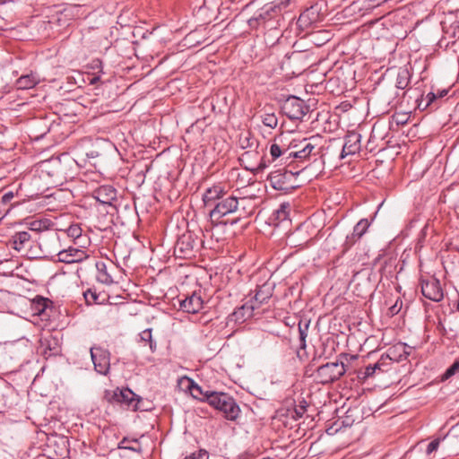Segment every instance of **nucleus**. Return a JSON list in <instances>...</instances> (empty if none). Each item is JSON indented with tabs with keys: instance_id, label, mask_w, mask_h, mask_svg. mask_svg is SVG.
I'll list each match as a JSON object with an SVG mask.
<instances>
[{
	"instance_id": "nucleus-1",
	"label": "nucleus",
	"mask_w": 459,
	"mask_h": 459,
	"mask_svg": "<svg viewBox=\"0 0 459 459\" xmlns=\"http://www.w3.org/2000/svg\"><path fill=\"white\" fill-rule=\"evenodd\" d=\"M192 391L198 392L203 394L201 400L207 402L212 407L223 413V416L228 420H236L240 413V408L236 403L235 399L230 394L222 392H205L203 393L200 386L194 385Z\"/></svg>"
},
{
	"instance_id": "nucleus-2",
	"label": "nucleus",
	"mask_w": 459,
	"mask_h": 459,
	"mask_svg": "<svg viewBox=\"0 0 459 459\" xmlns=\"http://www.w3.org/2000/svg\"><path fill=\"white\" fill-rule=\"evenodd\" d=\"M273 289V283L268 281L258 286L254 298L233 313L235 319L237 321H246L250 318L255 309L259 308L262 304L266 303L272 298Z\"/></svg>"
},
{
	"instance_id": "nucleus-3",
	"label": "nucleus",
	"mask_w": 459,
	"mask_h": 459,
	"mask_svg": "<svg viewBox=\"0 0 459 459\" xmlns=\"http://www.w3.org/2000/svg\"><path fill=\"white\" fill-rule=\"evenodd\" d=\"M105 399L109 403L123 405L134 411H147L142 406L143 399L129 388H117L114 391L106 392Z\"/></svg>"
},
{
	"instance_id": "nucleus-4",
	"label": "nucleus",
	"mask_w": 459,
	"mask_h": 459,
	"mask_svg": "<svg viewBox=\"0 0 459 459\" xmlns=\"http://www.w3.org/2000/svg\"><path fill=\"white\" fill-rule=\"evenodd\" d=\"M346 372L342 361L328 362L317 368L315 374V380L317 383L326 385L338 380Z\"/></svg>"
},
{
	"instance_id": "nucleus-5",
	"label": "nucleus",
	"mask_w": 459,
	"mask_h": 459,
	"mask_svg": "<svg viewBox=\"0 0 459 459\" xmlns=\"http://www.w3.org/2000/svg\"><path fill=\"white\" fill-rule=\"evenodd\" d=\"M238 197L235 195H228L215 204V206L210 211L209 217L212 226L221 223V219L224 216L234 213L238 210Z\"/></svg>"
},
{
	"instance_id": "nucleus-6",
	"label": "nucleus",
	"mask_w": 459,
	"mask_h": 459,
	"mask_svg": "<svg viewBox=\"0 0 459 459\" xmlns=\"http://www.w3.org/2000/svg\"><path fill=\"white\" fill-rule=\"evenodd\" d=\"M281 112L290 120H301L308 112L309 107L303 100L296 96H289L281 104Z\"/></svg>"
},
{
	"instance_id": "nucleus-7",
	"label": "nucleus",
	"mask_w": 459,
	"mask_h": 459,
	"mask_svg": "<svg viewBox=\"0 0 459 459\" xmlns=\"http://www.w3.org/2000/svg\"><path fill=\"white\" fill-rule=\"evenodd\" d=\"M420 287L422 295L435 302H438L443 299L444 292L440 285L439 280L433 276L427 278H421Z\"/></svg>"
},
{
	"instance_id": "nucleus-8",
	"label": "nucleus",
	"mask_w": 459,
	"mask_h": 459,
	"mask_svg": "<svg viewBox=\"0 0 459 459\" xmlns=\"http://www.w3.org/2000/svg\"><path fill=\"white\" fill-rule=\"evenodd\" d=\"M91 356L95 370L106 376L110 369V353L108 350L101 347H92Z\"/></svg>"
},
{
	"instance_id": "nucleus-9",
	"label": "nucleus",
	"mask_w": 459,
	"mask_h": 459,
	"mask_svg": "<svg viewBox=\"0 0 459 459\" xmlns=\"http://www.w3.org/2000/svg\"><path fill=\"white\" fill-rule=\"evenodd\" d=\"M195 241L191 234L182 235L176 242L174 254L179 258H189L194 255Z\"/></svg>"
},
{
	"instance_id": "nucleus-10",
	"label": "nucleus",
	"mask_w": 459,
	"mask_h": 459,
	"mask_svg": "<svg viewBox=\"0 0 459 459\" xmlns=\"http://www.w3.org/2000/svg\"><path fill=\"white\" fill-rule=\"evenodd\" d=\"M324 138L316 134L309 138H303V152H300L303 160L308 159L310 156H316L321 154L323 149Z\"/></svg>"
},
{
	"instance_id": "nucleus-11",
	"label": "nucleus",
	"mask_w": 459,
	"mask_h": 459,
	"mask_svg": "<svg viewBox=\"0 0 459 459\" xmlns=\"http://www.w3.org/2000/svg\"><path fill=\"white\" fill-rule=\"evenodd\" d=\"M361 135L357 132H348L344 138V144L342 146L340 159L342 160L348 155H353L357 153L361 147Z\"/></svg>"
},
{
	"instance_id": "nucleus-12",
	"label": "nucleus",
	"mask_w": 459,
	"mask_h": 459,
	"mask_svg": "<svg viewBox=\"0 0 459 459\" xmlns=\"http://www.w3.org/2000/svg\"><path fill=\"white\" fill-rule=\"evenodd\" d=\"M57 256L58 260L62 263L74 264L85 260L88 257V255L82 249L69 247L68 249L60 251L57 254Z\"/></svg>"
},
{
	"instance_id": "nucleus-13",
	"label": "nucleus",
	"mask_w": 459,
	"mask_h": 459,
	"mask_svg": "<svg viewBox=\"0 0 459 459\" xmlns=\"http://www.w3.org/2000/svg\"><path fill=\"white\" fill-rule=\"evenodd\" d=\"M93 197L101 204L112 205L117 199V192L111 186H101L94 190Z\"/></svg>"
},
{
	"instance_id": "nucleus-14",
	"label": "nucleus",
	"mask_w": 459,
	"mask_h": 459,
	"mask_svg": "<svg viewBox=\"0 0 459 459\" xmlns=\"http://www.w3.org/2000/svg\"><path fill=\"white\" fill-rule=\"evenodd\" d=\"M223 195H226L223 186L215 185L204 191L202 200L205 207H214L215 204L219 202Z\"/></svg>"
},
{
	"instance_id": "nucleus-15",
	"label": "nucleus",
	"mask_w": 459,
	"mask_h": 459,
	"mask_svg": "<svg viewBox=\"0 0 459 459\" xmlns=\"http://www.w3.org/2000/svg\"><path fill=\"white\" fill-rule=\"evenodd\" d=\"M203 299L200 295L193 293L179 301V307L186 313L195 314L203 308Z\"/></svg>"
},
{
	"instance_id": "nucleus-16",
	"label": "nucleus",
	"mask_w": 459,
	"mask_h": 459,
	"mask_svg": "<svg viewBox=\"0 0 459 459\" xmlns=\"http://www.w3.org/2000/svg\"><path fill=\"white\" fill-rule=\"evenodd\" d=\"M411 72L407 66L401 67L398 71L396 81H395V87L399 90H406L403 91L401 98L404 99L406 95L411 91V88L408 89V86L411 82ZM397 97H400V95L397 94Z\"/></svg>"
},
{
	"instance_id": "nucleus-17",
	"label": "nucleus",
	"mask_w": 459,
	"mask_h": 459,
	"mask_svg": "<svg viewBox=\"0 0 459 459\" xmlns=\"http://www.w3.org/2000/svg\"><path fill=\"white\" fill-rule=\"evenodd\" d=\"M238 210L237 213H238V218L237 220H233L231 224H235L238 221L239 218L247 217L253 214L255 210V198L253 197H238Z\"/></svg>"
},
{
	"instance_id": "nucleus-18",
	"label": "nucleus",
	"mask_w": 459,
	"mask_h": 459,
	"mask_svg": "<svg viewBox=\"0 0 459 459\" xmlns=\"http://www.w3.org/2000/svg\"><path fill=\"white\" fill-rule=\"evenodd\" d=\"M281 13V6L280 4H275V3H271L269 4H265L260 11L259 14L255 18L250 20V22L253 21H268L271 20Z\"/></svg>"
},
{
	"instance_id": "nucleus-19",
	"label": "nucleus",
	"mask_w": 459,
	"mask_h": 459,
	"mask_svg": "<svg viewBox=\"0 0 459 459\" xmlns=\"http://www.w3.org/2000/svg\"><path fill=\"white\" fill-rule=\"evenodd\" d=\"M369 222L367 219H361L353 228V231L346 238V245L351 247L357 242L368 230Z\"/></svg>"
},
{
	"instance_id": "nucleus-20",
	"label": "nucleus",
	"mask_w": 459,
	"mask_h": 459,
	"mask_svg": "<svg viewBox=\"0 0 459 459\" xmlns=\"http://www.w3.org/2000/svg\"><path fill=\"white\" fill-rule=\"evenodd\" d=\"M11 242L13 247L20 252L30 247L31 236L27 231H19L12 237Z\"/></svg>"
},
{
	"instance_id": "nucleus-21",
	"label": "nucleus",
	"mask_w": 459,
	"mask_h": 459,
	"mask_svg": "<svg viewBox=\"0 0 459 459\" xmlns=\"http://www.w3.org/2000/svg\"><path fill=\"white\" fill-rule=\"evenodd\" d=\"M409 349L406 343L399 342L391 346L386 351V358L390 361L401 362L404 360L405 350Z\"/></svg>"
},
{
	"instance_id": "nucleus-22",
	"label": "nucleus",
	"mask_w": 459,
	"mask_h": 459,
	"mask_svg": "<svg viewBox=\"0 0 459 459\" xmlns=\"http://www.w3.org/2000/svg\"><path fill=\"white\" fill-rule=\"evenodd\" d=\"M39 82V77L36 74L30 73L18 78L15 85L18 90H29L35 87Z\"/></svg>"
},
{
	"instance_id": "nucleus-23",
	"label": "nucleus",
	"mask_w": 459,
	"mask_h": 459,
	"mask_svg": "<svg viewBox=\"0 0 459 459\" xmlns=\"http://www.w3.org/2000/svg\"><path fill=\"white\" fill-rule=\"evenodd\" d=\"M287 177H292V173L285 172L283 175H276L271 177V183L273 188L282 191H290L291 189H294L295 186L286 185L285 182L282 180L283 178Z\"/></svg>"
},
{
	"instance_id": "nucleus-24",
	"label": "nucleus",
	"mask_w": 459,
	"mask_h": 459,
	"mask_svg": "<svg viewBox=\"0 0 459 459\" xmlns=\"http://www.w3.org/2000/svg\"><path fill=\"white\" fill-rule=\"evenodd\" d=\"M303 139L301 140H292L290 144L288 145L289 152L287 156V160L290 158L303 160V157H301L300 152H303Z\"/></svg>"
},
{
	"instance_id": "nucleus-25",
	"label": "nucleus",
	"mask_w": 459,
	"mask_h": 459,
	"mask_svg": "<svg viewBox=\"0 0 459 459\" xmlns=\"http://www.w3.org/2000/svg\"><path fill=\"white\" fill-rule=\"evenodd\" d=\"M395 259L393 258V257H388V258H385L380 268H379V273L381 274V277L383 276H385L386 278L388 277H392L394 272V269H395Z\"/></svg>"
},
{
	"instance_id": "nucleus-26",
	"label": "nucleus",
	"mask_w": 459,
	"mask_h": 459,
	"mask_svg": "<svg viewBox=\"0 0 459 459\" xmlns=\"http://www.w3.org/2000/svg\"><path fill=\"white\" fill-rule=\"evenodd\" d=\"M96 266L98 269V281L108 285L111 284L113 282V279L108 273L106 264L104 263H98Z\"/></svg>"
},
{
	"instance_id": "nucleus-27",
	"label": "nucleus",
	"mask_w": 459,
	"mask_h": 459,
	"mask_svg": "<svg viewBox=\"0 0 459 459\" xmlns=\"http://www.w3.org/2000/svg\"><path fill=\"white\" fill-rule=\"evenodd\" d=\"M290 211V204L289 203H282L280 207L275 210L273 215L275 220L279 222L287 221Z\"/></svg>"
},
{
	"instance_id": "nucleus-28",
	"label": "nucleus",
	"mask_w": 459,
	"mask_h": 459,
	"mask_svg": "<svg viewBox=\"0 0 459 459\" xmlns=\"http://www.w3.org/2000/svg\"><path fill=\"white\" fill-rule=\"evenodd\" d=\"M83 297L88 305L100 304L104 301V299H100V295L97 293L96 290L88 289L83 292Z\"/></svg>"
},
{
	"instance_id": "nucleus-29",
	"label": "nucleus",
	"mask_w": 459,
	"mask_h": 459,
	"mask_svg": "<svg viewBox=\"0 0 459 459\" xmlns=\"http://www.w3.org/2000/svg\"><path fill=\"white\" fill-rule=\"evenodd\" d=\"M289 149L286 145H280L278 143H273L270 147V153L273 160L281 157V155L288 156Z\"/></svg>"
},
{
	"instance_id": "nucleus-30",
	"label": "nucleus",
	"mask_w": 459,
	"mask_h": 459,
	"mask_svg": "<svg viewBox=\"0 0 459 459\" xmlns=\"http://www.w3.org/2000/svg\"><path fill=\"white\" fill-rule=\"evenodd\" d=\"M381 363H375L374 365L367 366L363 372L359 373V378L365 381L368 377H373L376 371L378 370V368H381Z\"/></svg>"
},
{
	"instance_id": "nucleus-31",
	"label": "nucleus",
	"mask_w": 459,
	"mask_h": 459,
	"mask_svg": "<svg viewBox=\"0 0 459 459\" xmlns=\"http://www.w3.org/2000/svg\"><path fill=\"white\" fill-rule=\"evenodd\" d=\"M140 340H141V342H144V343H149V345H150V349H151L152 351L155 350L156 344H155V342L152 341V329L148 328V329L143 330V331L140 333Z\"/></svg>"
},
{
	"instance_id": "nucleus-32",
	"label": "nucleus",
	"mask_w": 459,
	"mask_h": 459,
	"mask_svg": "<svg viewBox=\"0 0 459 459\" xmlns=\"http://www.w3.org/2000/svg\"><path fill=\"white\" fill-rule=\"evenodd\" d=\"M263 124L270 128H275L278 125V118L273 113H267L262 117Z\"/></svg>"
},
{
	"instance_id": "nucleus-33",
	"label": "nucleus",
	"mask_w": 459,
	"mask_h": 459,
	"mask_svg": "<svg viewBox=\"0 0 459 459\" xmlns=\"http://www.w3.org/2000/svg\"><path fill=\"white\" fill-rule=\"evenodd\" d=\"M307 403L306 401L300 402L294 407L292 418L295 420L300 419L307 411Z\"/></svg>"
},
{
	"instance_id": "nucleus-34",
	"label": "nucleus",
	"mask_w": 459,
	"mask_h": 459,
	"mask_svg": "<svg viewBox=\"0 0 459 459\" xmlns=\"http://www.w3.org/2000/svg\"><path fill=\"white\" fill-rule=\"evenodd\" d=\"M239 144L242 149L257 147V142L255 138L249 137L248 134L241 136L239 139Z\"/></svg>"
},
{
	"instance_id": "nucleus-35",
	"label": "nucleus",
	"mask_w": 459,
	"mask_h": 459,
	"mask_svg": "<svg viewBox=\"0 0 459 459\" xmlns=\"http://www.w3.org/2000/svg\"><path fill=\"white\" fill-rule=\"evenodd\" d=\"M82 229L78 224H72L66 230L67 236L74 240L78 239L82 236Z\"/></svg>"
},
{
	"instance_id": "nucleus-36",
	"label": "nucleus",
	"mask_w": 459,
	"mask_h": 459,
	"mask_svg": "<svg viewBox=\"0 0 459 459\" xmlns=\"http://www.w3.org/2000/svg\"><path fill=\"white\" fill-rule=\"evenodd\" d=\"M301 233H302L301 229H298L295 232H293L291 235L289 236V238H288L289 242L295 247L302 246L303 244L307 243L308 239L304 240L303 242L299 241V236L301 235Z\"/></svg>"
},
{
	"instance_id": "nucleus-37",
	"label": "nucleus",
	"mask_w": 459,
	"mask_h": 459,
	"mask_svg": "<svg viewBox=\"0 0 459 459\" xmlns=\"http://www.w3.org/2000/svg\"><path fill=\"white\" fill-rule=\"evenodd\" d=\"M459 373V360L455 361L444 373L442 380H446Z\"/></svg>"
},
{
	"instance_id": "nucleus-38",
	"label": "nucleus",
	"mask_w": 459,
	"mask_h": 459,
	"mask_svg": "<svg viewBox=\"0 0 459 459\" xmlns=\"http://www.w3.org/2000/svg\"><path fill=\"white\" fill-rule=\"evenodd\" d=\"M449 437V434L445 436L443 438H436L433 441H431L427 447V453L431 454L432 452L436 451L440 444L441 441H445Z\"/></svg>"
},
{
	"instance_id": "nucleus-39",
	"label": "nucleus",
	"mask_w": 459,
	"mask_h": 459,
	"mask_svg": "<svg viewBox=\"0 0 459 459\" xmlns=\"http://www.w3.org/2000/svg\"><path fill=\"white\" fill-rule=\"evenodd\" d=\"M129 442H134L135 444H138V441L136 439H134V440L130 441L128 438L125 437L120 442L119 448H125V449L132 450V451H134V452H139L140 451V448H137V447L133 446H128L127 443H129Z\"/></svg>"
},
{
	"instance_id": "nucleus-40",
	"label": "nucleus",
	"mask_w": 459,
	"mask_h": 459,
	"mask_svg": "<svg viewBox=\"0 0 459 459\" xmlns=\"http://www.w3.org/2000/svg\"><path fill=\"white\" fill-rule=\"evenodd\" d=\"M185 459H208V453L201 449L186 456Z\"/></svg>"
},
{
	"instance_id": "nucleus-41",
	"label": "nucleus",
	"mask_w": 459,
	"mask_h": 459,
	"mask_svg": "<svg viewBox=\"0 0 459 459\" xmlns=\"http://www.w3.org/2000/svg\"><path fill=\"white\" fill-rule=\"evenodd\" d=\"M389 359L386 358V354L385 355H382L380 359L377 362V363H381V368H378V370L381 371V372H386L389 370V365H390V362H389Z\"/></svg>"
},
{
	"instance_id": "nucleus-42",
	"label": "nucleus",
	"mask_w": 459,
	"mask_h": 459,
	"mask_svg": "<svg viewBox=\"0 0 459 459\" xmlns=\"http://www.w3.org/2000/svg\"><path fill=\"white\" fill-rule=\"evenodd\" d=\"M47 307V299L40 298L36 303V310L39 314L42 313Z\"/></svg>"
},
{
	"instance_id": "nucleus-43",
	"label": "nucleus",
	"mask_w": 459,
	"mask_h": 459,
	"mask_svg": "<svg viewBox=\"0 0 459 459\" xmlns=\"http://www.w3.org/2000/svg\"><path fill=\"white\" fill-rule=\"evenodd\" d=\"M437 94H435L434 92H429L425 98L426 103L424 104L423 108H427L428 107H429L430 104L437 100Z\"/></svg>"
},
{
	"instance_id": "nucleus-44",
	"label": "nucleus",
	"mask_w": 459,
	"mask_h": 459,
	"mask_svg": "<svg viewBox=\"0 0 459 459\" xmlns=\"http://www.w3.org/2000/svg\"><path fill=\"white\" fill-rule=\"evenodd\" d=\"M299 342H300V348L301 349H305L306 348V338L307 336V332H304L300 329V331H299Z\"/></svg>"
},
{
	"instance_id": "nucleus-45",
	"label": "nucleus",
	"mask_w": 459,
	"mask_h": 459,
	"mask_svg": "<svg viewBox=\"0 0 459 459\" xmlns=\"http://www.w3.org/2000/svg\"><path fill=\"white\" fill-rule=\"evenodd\" d=\"M416 102L418 103L417 104L418 108H420L421 110L425 109V108H423V107H424V104L426 103V99H424L422 95L420 96V98L417 97Z\"/></svg>"
},
{
	"instance_id": "nucleus-46",
	"label": "nucleus",
	"mask_w": 459,
	"mask_h": 459,
	"mask_svg": "<svg viewBox=\"0 0 459 459\" xmlns=\"http://www.w3.org/2000/svg\"><path fill=\"white\" fill-rule=\"evenodd\" d=\"M308 327H309V322L303 323L302 321H300L299 323V331H300V329H301L304 332H307L308 331Z\"/></svg>"
},
{
	"instance_id": "nucleus-47",
	"label": "nucleus",
	"mask_w": 459,
	"mask_h": 459,
	"mask_svg": "<svg viewBox=\"0 0 459 459\" xmlns=\"http://www.w3.org/2000/svg\"><path fill=\"white\" fill-rule=\"evenodd\" d=\"M41 221H35L30 223V230L38 231L40 229Z\"/></svg>"
},
{
	"instance_id": "nucleus-48",
	"label": "nucleus",
	"mask_w": 459,
	"mask_h": 459,
	"mask_svg": "<svg viewBox=\"0 0 459 459\" xmlns=\"http://www.w3.org/2000/svg\"><path fill=\"white\" fill-rule=\"evenodd\" d=\"M401 307H402V303L400 304V306H398V301H396V303L390 307V311L393 315L397 314L400 311Z\"/></svg>"
},
{
	"instance_id": "nucleus-49",
	"label": "nucleus",
	"mask_w": 459,
	"mask_h": 459,
	"mask_svg": "<svg viewBox=\"0 0 459 459\" xmlns=\"http://www.w3.org/2000/svg\"><path fill=\"white\" fill-rule=\"evenodd\" d=\"M307 14L306 13H303L300 14L299 18V22L300 24H306L307 22Z\"/></svg>"
},
{
	"instance_id": "nucleus-50",
	"label": "nucleus",
	"mask_w": 459,
	"mask_h": 459,
	"mask_svg": "<svg viewBox=\"0 0 459 459\" xmlns=\"http://www.w3.org/2000/svg\"><path fill=\"white\" fill-rule=\"evenodd\" d=\"M290 0H281L280 3H277L276 4H280L281 11L282 8H285L289 5Z\"/></svg>"
},
{
	"instance_id": "nucleus-51",
	"label": "nucleus",
	"mask_w": 459,
	"mask_h": 459,
	"mask_svg": "<svg viewBox=\"0 0 459 459\" xmlns=\"http://www.w3.org/2000/svg\"><path fill=\"white\" fill-rule=\"evenodd\" d=\"M13 197V193H12V192H10V193L4 194V195H3V198H2V199H3V202H8V201H10Z\"/></svg>"
},
{
	"instance_id": "nucleus-52",
	"label": "nucleus",
	"mask_w": 459,
	"mask_h": 459,
	"mask_svg": "<svg viewBox=\"0 0 459 459\" xmlns=\"http://www.w3.org/2000/svg\"><path fill=\"white\" fill-rule=\"evenodd\" d=\"M251 155H252L251 152H245L242 154L241 160H244L249 159Z\"/></svg>"
},
{
	"instance_id": "nucleus-53",
	"label": "nucleus",
	"mask_w": 459,
	"mask_h": 459,
	"mask_svg": "<svg viewBox=\"0 0 459 459\" xmlns=\"http://www.w3.org/2000/svg\"><path fill=\"white\" fill-rule=\"evenodd\" d=\"M411 347L409 346V349L405 350L404 352V360L408 358V356L411 354Z\"/></svg>"
},
{
	"instance_id": "nucleus-54",
	"label": "nucleus",
	"mask_w": 459,
	"mask_h": 459,
	"mask_svg": "<svg viewBox=\"0 0 459 459\" xmlns=\"http://www.w3.org/2000/svg\"><path fill=\"white\" fill-rule=\"evenodd\" d=\"M447 94V91L446 90H443L439 92L438 96L439 98H442L444 96H446Z\"/></svg>"
},
{
	"instance_id": "nucleus-55",
	"label": "nucleus",
	"mask_w": 459,
	"mask_h": 459,
	"mask_svg": "<svg viewBox=\"0 0 459 459\" xmlns=\"http://www.w3.org/2000/svg\"><path fill=\"white\" fill-rule=\"evenodd\" d=\"M264 166L262 164L258 165V167L255 169H262ZM251 170H254L255 169H250Z\"/></svg>"
},
{
	"instance_id": "nucleus-56",
	"label": "nucleus",
	"mask_w": 459,
	"mask_h": 459,
	"mask_svg": "<svg viewBox=\"0 0 459 459\" xmlns=\"http://www.w3.org/2000/svg\"><path fill=\"white\" fill-rule=\"evenodd\" d=\"M97 80H99V77H94V78L92 79L91 82H97Z\"/></svg>"
},
{
	"instance_id": "nucleus-57",
	"label": "nucleus",
	"mask_w": 459,
	"mask_h": 459,
	"mask_svg": "<svg viewBox=\"0 0 459 459\" xmlns=\"http://www.w3.org/2000/svg\"><path fill=\"white\" fill-rule=\"evenodd\" d=\"M379 261H380V257H377V258L375 260V263H374V264H377V262H379Z\"/></svg>"
},
{
	"instance_id": "nucleus-58",
	"label": "nucleus",
	"mask_w": 459,
	"mask_h": 459,
	"mask_svg": "<svg viewBox=\"0 0 459 459\" xmlns=\"http://www.w3.org/2000/svg\"><path fill=\"white\" fill-rule=\"evenodd\" d=\"M457 308H458V310H459V300H458V304H457Z\"/></svg>"
}]
</instances>
